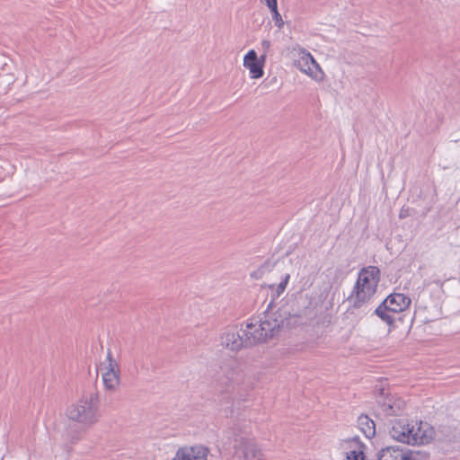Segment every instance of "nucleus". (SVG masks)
Returning <instances> with one entry per match:
<instances>
[{"label": "nucleus", "instance_id": "21", "mask_svg": "<svg viewBox=\"0 0 460 460\" xmlns=\"http://www.w3.org/2000/svg\"><path fill=\"white\" fill-rule=\"evenodd\" d=\"M405 217H406V214H405L404 210L402 209L401 212H400V218H403Z\"/></svg>", "mask_w": 460, "mask_h": 460}, {"label": "nucleus", "instance_id": "6", "mask_svg": "<svg viewBox=\"0 0 460 460\" xmlns=\"http://www.w3.org/2000/svg\"><path fill=\"white\" fill-rule=\"evenodd\" d=\"M375 393L376 394L379 414L384 416L399 415L404 409V401L396 395L391 394L388 388L376 385Z\"/></svg>", "mask_w": 460, "mask_h": 460}, {"label": "nucleus", "instance_id": "19", "mask_svg": "<svg viewBox=\"0 0 460 460\" xmlns=\"http://www.w3.org/2000/svg\"><path fill=\"white\" fill-rule=\"evenodd\" d=\"M261 47H262L264 52H268L271 47V43L268 40H263L261 41Z\"/></svg>", "mask_w": 460, "mask_h": 460}, {"label": "nucleus", "instance_id": "18", "mask_svg": "<svg viewBox=\"0 0 460 460\" xmlns=\"http://www.w3.org/2000/svg\"><path fill=\"white\" fill-rule=\"evenodd\" d=\"M265 4L270 10H273L278 7V0H265Z\"/></svg>", "mask_w": 460, "mask_h": 460}, {"label": "nucleus", "instance_id": "5", "mask_svg": "<svg viewBox=\"0 0 460 460\" xmlns=\"http://www.w3.org/2000/svg\"><path fill=\"white\" fill-rule=\"evenodd\" d=\"M388 432L394 440L408 445L426 444L431 438L425 431H421L420 427L415 429L413 426H410L406 420H392Z\"/></svg>", "mask_w": 460, "mask_h": 460}, {"label": "nucleus", "instance_id": "9", "mask_svg": "<svg viewBox=\"0 0 460 460\" xmlns=\"http://www.w3.org/2000/svg\"><path fill=\"white\" fill-rule=\"evenodd\" d=\"M220 340L223 347L234 352H237L243 348H248L244 342L245 337L243 333L240 334V332L235 330H230L222 333Z\"/></svg>", "mask_w": 460, "mask_h": 460}, {"label": "nucleus", "instance_id": "11", "mask_svg": "<svg viewBox=\"0 0 460 460\" xmlns=\"http://www.w3.org/2000/svg\"><path fill=\"white\" fill-rule=\"evenodd\" d=\"M243 66L250 71L251 78H261L263 76L264 71L261 61L254 49L249 50L243 58Z\"/></svg>", "mask_w": 460, "mask_h": 460}, {"label": "nucleus", "instance_id": "8", "mask_svg": "<svg viewBox=\"0 0 460 460\" xmlns=\"http://www.w3.org/2000/svg\"><path fill=\"white\" fill-rule=\"evenodd\" d=\"M417 452L398 447H386L377 454V460H418Z\"/></svg>", "mask_w": 460, "mask_h": 460}, {"label": "nucleus", "instance_id": "15", "mask_svg": "<svg viewBox=\"0 0 460 460\" xmlns=\"http://www.w3.org/2000/svg\"><path fill=\"white\" fill-rule=\"evenodd\" d=\"M270 12L272 13V19L275 22V25L279 29L282 28L284 25V22L282 20L280 13L278 11V7L274 8L273 10H270Z\"/></svg>", "mask_w": 460, "mask_h": 460}, {"label": "nucleus", "instance_id": "13", "mask_svg": "<svg viewBox=\"0 0 460 460\" xmlns=\"http://www.w3.org/2000/svg\"><path fill=\"white\" fill-rule=\"evenodd\" d=\"M358 424L360 430L367 438H371L376 435L375 422L367 415H360L358 419Z\"/></svg>", "mask_w": 460, "mask_h": 460}, {"label": "nucleus", "instance_id": "3", "mask_svg": "<svg viewBox=\"0 0 460 460\" xmlns=\"http://www.w3.org/2000/svg\"><path fill=\"white\" fill-rule=\"evenodd\" d=\"M100 397L97 392L84 394L75 403L66 409L69 420L85 427H91L100 419Z\"/></svg>", "mask_w": 460, "mask_h": 460}, {"label": "nucleus", "instance_id": "12", "mask_svg": "<svg viewBox=\"0 0 460 460\" xmlns=\"http://www.w3.org/2000/svg\"><path fill=\"white\" fill-rule=\"evenodd\" d=\"M345 443L349 448V451L346 453L347 460H367L364 454L366 446L360 441L358 437L347 439Z\"/></svg>", "mask_w": 460, "mask_h": 460}, {"label": "nucleus", "instance_id": "1", "mask_svg": "<svg viewBox=\"0 0 460 460\" xmlns=\"http://www.w3.org/2000/svg\"><path fill=\"white\" fill-rule=\"evenodd\" d=\"M381 271L376 266H367L359 270L356 283L348 300L354 309L367 304L377 291Z\"/></svg>", "mask_w": 460, "mask_h": 460}, {"label": "nucleus", "instance_id": "10", "mask_svg": "<svg viewBox=\"0 0 460 460\" xmlns=\"http://www.w3.org/2000/svg\"><path fill=\"white\" fill-rule=\"evenodd\" d=\"M209 449L202 445L180 448L172 460H207Z\"/></svg>", "mask_w": 460, "mask_h": 460}, {"label": "nucleus", "instance_id": "2", "mask_svg": "<svg viewBox=\"0 0 460 460\" xmlns=\"http://www.w3.org/2000/svg\"><path fill=\"white\" fill-rule=\"evenodd\" d=\"M283 320L276 316V313L264 312L259 322H248L245 329H241L245 337V345L252 348L257 344L265 343L279 332Z\"/></svg>", "mask_w": 460, "mask_h": 460}, {"label": "nucleus", "instance_id": "16", "mask_svg": "<svg viewBox=\"0 0 460 460\" xmlns=\"http://www.w3.org/2000/svg\"><path fill=\"white\" fill-rule=\"evenodd\" d=\"M289 278H290L289 274H286L284 279L278 285V287H277V294H278V296H279L280 294H282L285 291V289L287 288V285L288 283Z\"/></svg>", "mask_w": 460, "mask_h": 460}, {"label": "nucleus", "instance_id": "14", "mask_svg": "<svg viewBox=\"0 0 460 460\" xmlns=\"http://www.w3.org/2000/svg\"><path fill=\"white\" fill-rule=\"evenodd\" d=\"M297 66L301 71L308 75H313L314 69L319 68V65L316 63L310 53H306L301 57V58L298 60Z\"/></svg>", "mask_w": 460, "mask_h": 460}, {"label": "nucleus", "instance_id": "7", "mask_svg": "<svg viewBox=\"0 0 460 460\" xmlns=\"http://www.w3.org/2000/svg\"><path fill=\"white\" fill-rule=\"evenodd\" d=\"M107 366H104L103 368H102V370H103V385L107 390L115 391L120 383V369L119 364L113 359L110 349L107 353Z\"/></svg>", "mask_w": 460, "mask_h": 460}, {"label": "nucleus", "instance_id": "17", "mask_svg": "<svg viewBox=\"0 0 460 460\" xmlns=\"http://www.w3.org/2000/svg\"><path fill=\"white\" fill-rule=\"evenodd\" d=\"M270 267V262L269 261H265L259 269L257 271H254L251 274V277L252 278H258L259 276H261V274L264 273V271L266 270H269Z\"/></svg>", "mask_w": 460, "mask_h": 460}, {"label": "nucleus", "instance_id": "4", "mask_svg": "<svg viewBox=\"0 0 460 460\" xmlns=\"http://www.w3.org/2000/svg\"><path fill=\"white\" fill-rule=\"evenodd\" d=\"M411 299L402 293H392L376 308L374 314L389 326L395 323L394 314L408 309Z\"/></svg>", "mask_w": 460, "mask_h": 460}, {"label": "nucleus", "instance_id": "20", "mask_svg": "<svg viewBox=\"0 0 460 460\" xmlns=\"http://www.w3.org/2000/svg\"><path fill=\"white\" fill-rule=\"evenodd\" d=\"M267 52H264L261 57L259 58V61H261L262 67L264 66L265 61H266Z\"/></svg>", "mask_w": 460, "mask_h": 460}]
</instances>
